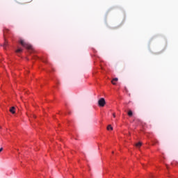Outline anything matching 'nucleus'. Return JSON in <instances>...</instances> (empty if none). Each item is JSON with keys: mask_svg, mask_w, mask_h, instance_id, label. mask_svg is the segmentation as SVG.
<instances>
[{"mask_svg": "<svg viewBox=\"0 0 178 178\" xmlns=\"http://www.w3.org/2000/svg\"><path fill=\"white\" fill-rule=\"evenodd\" d=\"M19 43L24 47V48H26V49H33V46L29 43H27L24 40L20 39Z\"/></svg>", "mask_w": 178, "mask_h": 178, "instance_id": "1", "label": "nucleus"}, {"mask_svg": "<svg viewBox=\"0 0 178 178\" xmlns=\"http://www.w3.org/2000/svg\"><path fill=\"white\" fill-rule=\"evenodd\" d=\"M106 104V102H105L104 98H101L98 101V105H99V106H101L102 108L105 106Z\"/></svg>", "mask_w": 178, "mask_h": 178, "instance_id": "2", "label": "nucleus"}, {"mask_svg": "<svg viewBox=\"0 0 178 178\" xmlns=\"http://www.w3.org/2000/svg\"><path fill=\"white\" fill-rule=\"evenodd\" d=\"M10 112L12 113L13 114H15V107H11L10 108Z\"/></svg>", "mask_w": 178, "mask_h": 178, "instance_id": "3", "label": "nucleus"}, {"mask_svg": "<svg viewBox=\"0 0 178 178\" xmlns=\"http://www.w3.org/2000/svg\"><path fill=\"white\" fill-rule=\"evenodd\" d=\"M22 51H23V49H21V48H19V49H17L15 51V52H16L17 54H20V52H22Z\"/></svg>", "mask_w": 178, "mask_h": 178, "instance_id": "4", "label": "nucleus"}, {"mask_svg": "<svg viewBox=\"0 0 178 178\" xmlns=\"http://www.w3.org/2000/svg\"><path fill=\"white\" fill-rule=\"evenodd\" d=\"M118 78H114L112 81L111 83L112 84H113L114 86L116 85V83H114L113 81H118Z\"/></svg>", "mask_w": 178, "mask_h": 178, "instance_id": "5", "label": "nucleus"}, {"mask_svg": "<svg viewBox=\"0 0 178 178\" xmlns=\"http://www.w3.org/2000/svg\"><path fill=\"white\" fill-rule=\"evenodd\" d=\"M141 145H143V143H141L140 142H138V143L136 144V147H137L138 148H140Z\"/></svg>", "mask_w": 178, "mask_h": 178, "instance_id": "6", "label": "nucleus"}, {"mask_svg": "<svg viewBox=\"0 0 178 178\" xmlns=\"http://www.w3.org/2000/svg\"><path fill=\"white\" fill-rule=\"evenodd\" d=\"M128 115L129 116H133V111H131V110H129L128 112Z\"/></svg>", "mask_w": 178, "mask_h": 178, "instance_id": "7", "label": "nucleus"}, {"mask_svg": "<svg viewBox=\"0 0 178 178\" xmlns=\"http://www.w3.org/2000/svg\"><path fill=\"white\" fill-rule=\"evenodd\" d=\"M107 130H113V127H112V125H108L107 127Z\"/></svg>", "mask_w": 178, "mask_h": 178, "instance_id": "8", "label": "nucleus"}, {"mask_svg": "<svg viewBox=\"0 0 178 178\" xmlns=\"http://www.w3.org/2000/svg\"><path fill=\"white\" fill-rule=\"evenodd\" d=\"M8 45V42H5L4 44H3V48H6V46Z\"/></svg>", "mask_w": 178, "mask_h": 178, "instance_id": "9", "label": "nucleus"}, {"mask_svg": "<svg viewBox=\"0 0 178 178\" xmlns=\"http://www.w3.org/2000/svg\"><path fill=\"white\" fill-rule=\"evenodd\" d=\"M2 151H3V148L1 147L0 148V152H2Z\"/></svg>", "mask_w": 178, "mask_h": 178, "instance_id": "10", "label": "nucleus"}, {"mask_svg": "<svg viewBox=\"0 0 178 178\" xmlns=\"http://www.w3.org/2000/svg\"><path fill=\"white\" fill-rule=\"evenodd\" d=\"M113 118H116V114H115V113H113Z\"/></svg>", "mask_w": 178, "mask_h": 178, "instance_id": "11", "label": "nucleus"}, {"mask_svg": "<svg viewBox=\"0 0 178 178\" xmlns=\"http://www.w3.org/2000/svg\"><path fill=\"white\" fill-rule=\"evenodd\" d=\"M152 177H153V176H152V175H151V176H150V178H152Z\"/></svg>", "mask_w": 178, "mask_h": 178, "instance_id": "12", "label": "nucleus"}, {"mask_svg": "<svg viewBox=\"0 0 178 178\" xmlns=\"http://www.w3.org/2000/svg\"><path fill=\"white\" fill-rule=\"evenodd\" d=\"M33 118H35V115H33Z\"/></svg>", "mask_w": 178, "mask_h": 178, "instance_id": "13", "label": "nucleus"}, {"mask_svg": "<svg viewBox=\"0 0 178 178\" xmlns=\"http://www.w3.org/2000/svg\"><path fill=\"white\" fill-rule=\"evenodd\" d=\"M0 129H2V127H0Z\"/></svg>", "mask_w": 178, "mask_h": 178, "instance_id": "14", "label": "nucleus"}]
</instances>
